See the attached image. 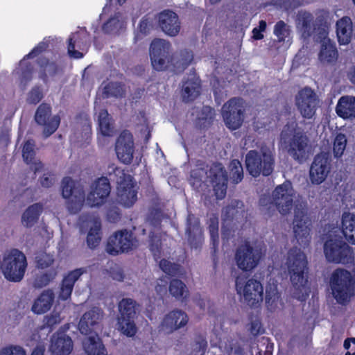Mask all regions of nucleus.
<instances>
[{
	"instance_id": "41",
	"label": "nucleus",
	"mask_w": 355,
	"mask_h": 355,
	"mask_svg": "<svg viewBox=\"0 0 355 355\" xmlns=\"http://www.w3.org/2000/svg\"><path fill=\"white\" fill-rule=\"evenodd\" d=\"M208 230L210 234L211 248L215 254L219 245L218 220L217 218H211L209 219Z\"/></svg>"
},
{
	"instance_id": "6",
	"label": "nucleus",
	"mask_w": 355,
	"mask_h": 355,
	"mask_svg": "<svg viewBox=\"0 0 355 355\" xmlns=\"http://www.w3.org/2000/svg\"><path fill=\"white\" fill-rule=\"evenodd\" d=\"M28 263L25 254L18 249L4 254L3 275L12 282H19L24 277Z\"/></svg>"
},
{
	"instance_id": "2",
	"label": "nucleus",
	"mask_w": 355,
	"mask_h": 355,
	"mask_svg": "<svg viewBox=\"0 0 355 355\" xmlns=\"http://www.w3.org/2000/svg\"><path fill=\"white\" fill-rule=\"evenodd\" d=\"M286 266L291 282L297 292L293 293V297L300 301H304L306 295L302 290L305 289L308 282V260L306 254L297 247L291 248L287 252Z\"/></svg>"
},
{
	"instance_id": "19",
	"label": "nucleus",
	"mask_w": 355,
	"mask_h": 355,
	"mask_svg": "<svg viewBox=\"0 0 355 355\" xmlns=\"http://www.w3.org/2000/svg\"><path fill=\"white\" fill-rule=\"evenodd\" d=\"M284 142L286 144L288 153L293 159L300 163L306 159L309 138L304 132L295 129L291 137Z\"/></svg>"
},
{
	"instance_id": "63",
	"label": "nucleus",
	"mask_w": 355,
	"mask_h": 355,
	"mask_svg": "<svg viewBox=\"0 0 355 355\" xmlns=\"http://www.w3.org/2000/svg\"><path fill=\"white\" fill-rule=\"evenodd\" d=\"M73 288L71 286H67L61 284V288L59 294V297L62 300H67L70 297Z\"/></svg>"
},
{
	"instance_id": "20",
	"label": "nucleus",
	"mask_w": 355,
	"mask_h": 355,
	"mask_svg": "<svg viewBox=\"0 0 355 355\" xmlns=\"http://www.w3.org/2000/svg\"><path fill=\"white\" fill-rule=\"evenodd\" d=\"M51 107L46 103L40 104L35 112V120L38 125L44 126L43 135L45 138L53 134L59 127L60 118L55 115L51 118Z\"/></svg>"
},
{
	"instance_id": "23",
	"label": "nucleus",
	"mask_w": 355,
	"mask_h": 355,
	"mask_svg": "<svg viewBox=\"0 0 355 355\" xmlns=\"http://www.w3.org/2000/svg\"><path fill=\"white\" fill-rule=\"evenodd\" d=\"M260 255L248 242L241 245L236 251L235 260L238 268L243 271H250L258 264Z\"/></svg>"
},
{
	"instance_id": "26",
	"label": "nucleus",
	"mask_w": 355,
	"mask_h": 355,
	"mask_svg": "<svg viewBox=\"0 0 355 355\" xmlns=\"http://www.w3.org/2000/svg\"><path fill=\"white\" fill-rule=\"evenodd\" d=\"M103 317V311L98 308H92L85 312L78 322V329L82 334L89 335L98 328Z\"/></svg>"
},
{
	"instance_id": "7",
	"label": "nucleus",
	"mask_w": 355,
	"mask_h": 355,
	"mask_svg": "<svg viewBox=\"0 0 355 355\" xmlns=\"http://www.w3.org/2000/svg\"><path fill=\"white\" fill-rule=\"evenodd\" d=\"M245 164L247 171L254 178L261 174L270 175L274 169L273 157L267 153H260L256 150H250L245 155Z\"/></svg>"
},
{
	"instance_id": "21",
	"label": "nucleus",
	"mask_w": 355,
	"mask_h": 355,
	"mask_svg": "<svg viewBox=\"0 0 355 355\" xmlns=\"http://www.w3.org/2000/svg\"><path fill=\"white\" fill-rule=\"evenodd\" d=\"M331 156L327 153L316 155L311 164L309 175L313 184H320L327 178L331 170Z\"/></svg>"
},
{
	"instance_id": "28",
	"label": "nucleus",
	"mask_w": 355,
	"mask_h": 355,
	"mask_svg": "<svg viewBox=\"0 0 355 355\" xmlns=\"http://www.w3.org/2000/svg\"><path fill=\"white\" fill-rule=\"evenodd\" d=\"M189 321L187 314L178 309H175L166 314L161 322L164 330L173 332L187 325Z\"/></svg>"
},
{
	"instance_id": "62",
	"label": "nucleus",
	"mask_w": 355,
	"mask_h": 355,
	"mask_svg": "<svg viewBox=\"0 0 355 355\" xmlns=\"http://www.w3.org/2000/svg\"><path fill=\"white\" fill-rule=\"evenodd\" d=\"M54 175L50 173H44L40 179V184L43 187L49 188L53 186L55 182Z\"/></svg>"
},
{
	"instance_id": "1",
	"label": "nucleus",
	"mask_w": 355,
	"mask_h": 355,
	"mask_svg": "<svg viewBox=\"0 0 355 355\" xmlns=\"http://www.w3.org/2000/svg\"><path fill=\"white\" fill-rule=\"evenodd\" d=\"M171 45L163 39H154L150 46V57L153 68L157 71H165L171 64L175 71L182 72L193 60L192 51L180 50L176 60L171 55Z\"/></svg>"
},
{
	"instance_id": "50",
	"label": "nucleus",
	"mask_w": 355,
	"mask_h": 355,
	"mask_svg": "<svg viewBox=\"0 0 355 355\" xmlns=\"http://www.w3.org/2000/svg\"><path fill=\"white\" fill-rule=\"evenodd\" d=\"M85 272H86V269L84 268H76L73 270H71L66 276L64 277L62 281V284L67 286H71L73 288L76 282Z\"/></svg>"
},
{
	"instance_id": "11",
	"label": "nucleus",
	"mask_w": 355,
	"mask_h": 355,
	"mask_svg": "<svg viewBox=\"0 0 355 355\" xmlns=\"http://www.w3.org/2000/svg\"><path fill=\"white\" fill-rule=\"evenodd\" d=\"M137 302L131 298H123L119 303V329L127 337H133L137 331L135 322Z\"/></svg>"
},
{
	"instance_id": "18",
	"label": "nucleus",
	"mask_w": 355,
	"mask_h": 355,
	"mask_svg": "<svg viewBox=\"0 0 355 355\" xmlns=\"http://www.w3.org/2000/svg\"><path fill=\"white\" fill-rule=\"evenodd\" d=\"M207 177L216 198L223 199L226 195L228 183L227 172L223 165L219 162L213 163L208 171Z\"/></svg>"
},
{
	"instance_id": "24",
	"label": "nucleus",
	"mask_w": 355,
	"mask_h": 355,
	"mask_svg": "<svg viewBox=\"0 0 355 355\" xmlns=\"http://www.w3.org/2000/svg\"><path fill=\"white\" fill-rule=\"evenodd\" d=\"M115 150L119 159L125 164H129L133 159L134 141L132 135L123 130L116 139Z\"/></svg>"
},
{
	"instance_id": "51",
	"label": "nucleus",
	"mask_w": 355,
	"mask_h": 355,
	"mask_svg": "<svg viewBox=\"0 0 355 355\" xmlns=\"http://www.w3.org/2000/svg\"><path fill=\"white\" fill-rule=\"evenodd\" d=\"M160 269L166 275L170 276H175L180 272V266L170 261L162 259L159 263Z\"/></svg>"
},
{
	"instance_id": "34",
	"label": "nucleus",
	"mask_w": 355,
	"mask_h": 355,
	"mask_svg": "<svg viewBox=\"0 0 355 355\" xmlns=\"http://www.w3.org/2000/svg\"><path fill=\"white\" fill-rule=\"evenodd\" d=\"M55 295L52 290L44 291L35 300L32 311L36 314H42L50 310L54 302Z\"/></svg>"
},
{
	"instance_id": "42",
	"label": "nucleus",
	"mask_w": 355,
	"mask_h": 355,
	"mask_svg": "<svg viewBox=\"0 0 355 355\" xmlns=\"http://www.w3.org/2000/svg\"><path fill=\"white\" fill-rule=\"evenodd\" d=\"M125 90L124 85L119 82H110L103 88V94L105 97H123Z\"/></svg>"
},
{
	"instance_id": "16",
	"label": "nucleus",
	"mask_w": 355,
	"mask_h": 355,
	"mask_svg": "<svg viewBox=\"0 0 355 355\" xmlns=\"http://www.w3.org/2000/svg\"><path fill=\"white\" fill-rule=\"evenodd\" d=\"M134 243L132 232H129L125 229L119 230L108 238L105 250L109 254L116 256L131 251L133 249Z\"/></svg>"
},
{
	"instance_id": "48",
	"label": "nucleus",
	"mask_w": 355,
	"mask_h": 355,
	"mask_svg": "<svg viewBox=\"0 0 355 355\" xmlns=\"http://www.w3.org/2000/svg\"><path fill=\"white\" fill-rule=\"evenodd\" d=\"M280 297V295L278 293L277 288L266 289V305L267 309L272 311L277 306L278 301Z\"/></svg>"
},
{
	"instance_id": "60",
	"label": "nucleus",
	"mask_w": 355,
	"mask_h": 355,
	"mask_svg": "<svg viewBox=\"0 0 355 355\" xmlns=\"http://www.w3.org/2000/svg\"><path fill=\"white\" fill-rule=\"evenodd\" d=\"M267 27V24L266 21L261 20L259 22L258 27H254L252 29V38L254 40H261L263 38V33L266 31Z\"/></svg>"
},
{
	"instance_id": "17",
	"label": "nucleus",
	"mask_w": 355,
	"mask_h": 355,
	"mask_svg": "<svg viewBox=\"0 0 355 355\" xmlns=\"http://www.w3.org/2000/svg\"><path fill=\"white\" fill-rule=\"evenodd\" d=\"M111 192V185L107 177L97 178L90 186L87 204L90 207H99L107 201Z\"/></svg>"
},
{
	"instance_id": "36",
	"label": "nucleus",
	"mask_w": 355,
	"mask_h": 355,
	"mask_svg": "<svg viewBox=\"0 0 355 355\" xmlns=\"http://www.w3.org/2000/svg\"><path fill=\"white\" fill-rule=\"evenodd\" d=\"M336 111L338 116L344 119L355 118V97L342 96L338 100Z\"/></svg>"
},
{
	"instance_id": "22",
	"label": "nucleus",
	"mask_w": 355,
	"mask_h": 355,
	"mask_svg": "<svg viewBox=\"0 0 355 355\" xmlns=\"http://www.w3.org/2000/svg\"><path fill=\"white\" fill-rule=\"evenodd\" d=\"M319 37L315 40L320 43V49L318 53V60L323 64H334L338 58V51L334 42L329 37L328 27L322 25Z\"/></svg>"
},
{
	"instance_id": "47",
	"label": "nucleus",
	"mask_w": 355,
	"mask_h": 355,
	"mask_svg": "<svg viewBox=\"0 0 355 355\" xmlns=\"http://www.w3.org/2000/svg\"><path fill=\"white\" fill-rule=\"evenodd\" d=\"M347 145V138L346 136L343 133H338L336 136L334 145H333V152L335 157H340L346 148Z\"/></svg>"
},
{
	"instance_id": "3",
	"label": "nucleus",
	"mask_w": 355,
	"mask_h": 355,
	"mask_svg": "<svg viewBox=\"0 0 355 355\" xmlns=\"http://www.w3.org/2000/svg\"><path fill=\"white\" fill-rule=\"evenodd\" d=\"M330 285L332 295L340 304H347L355 295V280L346 269H336L331 274Z\"/></svg>"
},
{
	"instance_id": "58",
	"label": "nucleus",
	"mask_w": 355,
	"mask_h": 355,
	"mask_svg": "<svg viewBox=\"0 0 355 355\" xmlns=\"http://www.w3.org/2000/svg\"><path fill=\"white\" fill-rule=\"evenodd\" d=\"M0 355H26L25 350L19 345H9L0 350Z\"/></svg>"
},
{
	"instance_id": "40",
	"label": "nucleus",
	"mask_w": 355,
	"mask_h": 355,
	"mask_svg": "<svg viewBox=\"0 0 355 355\" xmlns=\"http://www.w3.org/2000/svg\"><path fill=\"white\" fill-rule=\"evenodd\" d=\"M169 292L173 297L182 301L189 295V291L185 284L178 279H173L170 282Z\"/></svg>"
},
{
	"instance_id": "54",
	"label": "nucleus",
	"mask_w": 355,
	"mask_h": 355,
	"mask_svg": "<svg viewBox=\"0 0 355 355\" xmlns=\"http://www.w3.org/2000/svg\"><path fill=\"white\" fill-rule=\"evenodd\" d=\"M107 220L113 223H116L120 220L121 213L120 209L116 204H110L106 213Z\"/></svg>"
},
{
	"instance_id": "9",
	"label": "nucleus",
	"mask_w": 355,
	"mask_h": 355,
	"mask_svg": "<svg viewBox=\"0 0 355 355\" xmlns=\"http://www.w3.org/2000/svg\"><path fill=\"white\" fill-rule=\"evenodd\" d=\"M221 114L228 129L231 130L239 129L245 119V101L241 97L231 98L223 105Z\"/></svg>"
},
{
	"instance_id": "39",
	"label": "nucleus",
	"mask_w": 355,
	"mask_h": 355,
	"mask_svg": "<svg viewBox=\"0 0 355 355\" xmlns=\"http://www.w3.org/2000/svg\"><path fill=\"white\" fill-rule=\"evenodd\" d=\"M37 63L40 68V78L44 83L48 81V76H54L58 71V66L55 62H50L45 57H40L37 59Z\"/></svg>"
},
{
	"instance_id": "4",
	"label": "nucleus",
	"mask_w": 355,
	"mask_h": 355,
	"mask_svg": "<svg viewBox=\"0 0 355 355\" xmlns=\"http://www.w3.org/2000/svg\"><path fill=\"white\" fill-rule=\"evenodd\" d=\"M323 252L329 263L348 264L354 261V249L340 236L329 235L324 243Z\"/></svg>"
},
{
	"instance_id": "49",
	"label": "nucleus",
	"mask_w": 355,
	"mask_h": 355,
	"mask_svg": "<svg viewBox=\"0 0 355 355\" xmlns=\"http://www.w3.org/2000/svg\"><path fill=\"white\" fill-rule=\"evenodd\" d=\"M273 33L277 37L279 42H284L290 34V29L284 21L279 20L274 26Z\"/></svg>"
},
{
	"instance_id": "37",
	"label": "nucleus",
	"mask_w": 355,
	"mask_h": 355,
	"mask_svg": "<svg viewBox=\"0 0 355 355\" xmlns=\"http://www.w3.org/2000/svg\"><path fill=\"white\" fill-rule=\"evenodd\" d=\"M83 347L88 355H107V349L103 345L101 338L95 332L86 338L83 342Z\"/></svg>"
},
{
	"instance_id": "32",
	"label": "nucleus",
	"mask_w": 355,
	"mask_h": 355,
	"mask_svg": "<svg viewBox=\"0 0 355 355\" xmlns=\"http://www.w3.org/2000/svg\"><path fill=\"white\" fill-rule=\"evenodd\" d=\"M353 32V25L349 17L345 16L336 22V35L340 45L350 43Z\"/></svg>"
},
{
	"instance_id": "43",
	"label": "nucleus",
	"mask_w": 355,
	"mask_h": 355,
	"mask_svg": "<svg viewBox=\"0 0 355 355\" xmlns=\"http://www.w3.org/2000/svg\"><path fill=\"white\" fill-rule=\"evenodd\" d=\"M101 241V225L100 223H95L91 227L87 236V243L89 248L94 249Z\"/></svg>"
},
{
	"instance_id": "15",
	"label": "nucleus",
	"mask_w": 355,
	"mask_h": 355,
	"mask_svg": "<svg viewBox=\"0 0 355 355\" xmlns=\"http://www.w3.org/2000/svg\"><path fill=\"white\" fill-rule=\"evenodd\" d=\"M293 233L298 244L306 248L311 242V227L312 223L304 209L296 208L293 221Z\"/></svg>"
},
{
	"instance_id": "30",
	"label": "nucleus",
	"mask_w": 355,
	"mask_h": 355,
	"mask_svg": "<svg viewBox=\"0 0 355 355\" xmlns=\"http://www.w3.org/2000/svg\"><path fill=\"white\" fill-rule=\"evenodd\" d=\"M71 338L64 334H54L51 338L50 350L53 355H69L73 350Z\"/></svg>"
},
{
	"instance_id": "38",
	"label": "nucleus",
	"mask_w": 355,
	"mask_h": 355,
	"mask_svg": "<svg viewBox=\"0 0 355 355\" xmlns=\"http://www.w3.org/2000/svg\"><path fill=\"white\" fill-rule=\"evenodd\" d=\"M43 211V205L40 202L34 203L29 206L21 216L23 224L27 227H32L37 220Z\"/></svg>"
},
{
	"instance_id": "33",
	"label": "nucleus",
	"mask_w": 355,
	"mask_h": 355,
	"mask_svg": "<svg viewBox=\"0 0 355 355\" xmlns=\"http://www.w3.org/2000/svg\"><path fill=\"white\" fill-rule=\"evenodd\" d=\"M35 141L28 139L25 141L22 148V157L25 163L31 164V169L35 174L43 169L44 165L40 161H34L35 157Z\"/></svg>"
},
{
	"instance_id": "64",
	"label": "nucleus",
	"mask_w": 355,
	"mask_h": 355,
	"mask_svg": "<svg viewBox=\"0 0 355 355\" xmlns=\"http://www.w3.org/2000/svg\"><path fill=\"white\" fill-rule=\"evenodd\" d=\"M250 331L253 336H258L263 334L264 329H263L261 322L255 320L251 322Z\"/></svg>"
},
{
	"instance_id": "5",
	"label": "nucleus",
	"mask_w": 355,
	"mask_h": 355,
	"mask_svg": "<svg viewBox=\"0 0 355 355\" xmlns=\"http://www.w3.org/2000/svg\"><path fill=\"white\" fill-rule=\"evenodd\" d=\"M113 175L116 177L119 203L125 207H132L137 200V191L133 177L119 167L113 168Z\"/></svg>"
},
{
	"instance_id": "29",
	"label": "nucleus",
	"mask_w": 355,
	"mask_h": 355,
	"mask_svg": "<svg viewBox=\"0 0 355 355\" xmlns=\"http://www.w3.org/2000/svg\"><path fill=\"white\" fill-rule=\"evenodd\" d=\"M200 80L195 73L189 74L182 81L181 94L185 103L193 101L200 94Z\"/></svg>"
},
{
	"instance_id": "14",
	"label": "nucleus",
	"mask_w": 355,
	"mask_h": 355,
	"mask_svg": "<svg viewBox=\"0 0 355 355\" xmlns=\"http://www.w3.org/2000/svg\"><path fill=\"white\" fill-rule=\"evenodd\" d=\"M322 25L329 28L327 17L322 15L317 16L315 20L312 14L308 12H300L297 15V26L304 39L313 35L316 40L320 36L319 33L323 28Z\"/></svg>"
},
{
	"instance_id": "31",
	"label": "nucleus",
	"mask_w": 355,
	"mask_h": 355,
	"mask_svg": "<svg viewBox=\"0 0 355 355\" xmlns=\"http://www.w3.org/2000/svg\"><path fill=\"white\" fill-rule=\"evenodd\" d=\"M186 233L188 243L191 248H198L202 245L200 222L193 214H189L187 221Z\"/></svg>"
},
{
	"instance_id": "13",
	"label": "nucleus",
	"mask_w": 355,
	"mask_h": 355,
	"mask_svg": "<svg viewBox=\"0 0 355 355\" xmlns=\"http://www.w3.org/2000/svg\"><path fill=\"white\" fill-rule=\"evenodd\" d=\"M294 191L291 183L288 181L278 185L275 187L272 193V196L269 198L270 200L268 209L272 207L283 216L288 214L293 206Z\"/></svg>"
},
{
	"instance_id": "8",
	"label": "nucleus",
	"mask_w": 355,
	"mask_h": 355,
	"mask_svg": "<svg viewBox=\"0 0 355 355\" xmlns=\"http://www.w3.org/2000/svg\"><path fill=\"white\" fill-rule=\"evenodd\" d=\"M61 194L67 200L69 211L78 213L83 207L85 200L83 187L69 176L64 177L61 182Z\"/></svg>"
},
{
	"instance_id": "25",
	"label": "nucleus",
	"mask_w": 355,
	"mask_h": 355,
	"mask_svg": "<svg viewBox=\"0 0 355 355\" xmlns=\"http://www.w3.org/2000/svg\"><path fill=\"white\" fill-rule=\"evenodd\" d=\"M89 46V37L86 33L75 32L68 38L67 53L70 58L75 59L83 58L84 54L81 51H87Z\"/></svg>"
},
{
	"instance_id": "56",
	"label": "nucleus",
	"mask_w": 355,
	"mask_h": 355,
	"mask_svg": "<svg viewBox=\"0 0 355 355\" xmlns=\"http://www.w3.org/2000/svg\"><path fill=\"white\" fill-rule=\"evenodd\" d=\"M149 246L150 250L155 257L159 255L162 250V241L160 238L155 235L154 233H150L149 236Z\"/></svg>"
},
{
	"instance_id": "10",
	"label": "nucleus",
	"mask_w": 355,
	"mask_h": 355,
	"mask_svg": "<svg viewBox=\"0 0 355 355\" xmlns=\"http://www.w3.org/2000/svg\"><path fill=\"white\" fill-rule=\"evenodd\" d=\"M237 293L242 295L246 304L252 307H258L263 300V287L261 283L250 278L245 280L244 277H237L235 280Z\"/></svg>"
},
{
	"instance_id": "53",
	"label": "nucleus",
	"mask_w": 355,
	"mask_h": 355,
	"mask_svg": "<svg viewBox=\"0 0 355 355\" xmlns=\"http://www.w3.org/2000/svg\"><path fill=\"white\" fill-rule=\"evenodd\" d=\"M35 263L38 269L44 270L50 268L53 264L54 259L52 255L43 253L36 257Z\"/></svg>"
},
{
	"instance_id": "44",
	"label": "nucleus",
	"mask_w": 355,
	"mask_h": 355,
	"mask_svg": "<svg viewBox=\"0 0 355 355\" xmlns=\"http://www.w3.org/2000/svg\"><path fill=\"white\" fill-rule=\"evenodd\" d=\"M98 123L101 132L104 136H111L113 127L110 123V115L107 110H102L98 115Z\"/></svg>"
},
{
	"instance_id": "52",
	"label": "nucleus",
	"mask_w": 355,
	"mask_h": 355,
	"mask_svg": "<svg viewBox=\"0 0 355 355\" xmlns=\"http://www.w3.org/2000/svg\"><path fill=\"white\" fill-rule=\"evenodd\" d=\"M49 47V40L44 38L28 54L24 57V60L31 59L47 51Z\"/></svg>"
},
{
	"instance_id": "61",
	"label": "nucleus",
	"mask_w": 355,
	"mask_h": 355,
	"mask_svg": "<svg viewBox=\"0 0 355 355\" xmlns=\"http://www.w3.org/2000/svg\"><path fill=\"white\" fill-rule=\"evenodd\" d=\"M33 66L31 63H26L24 66L21 67V76L23 80L25 82L30 81L33 78Z\"/></svg>"
},
{
	"instance_id": "27",
	"label": "nucleus",
	"mask_w": 355,
	"mask_h": 355,
	"mask_svg": "<svg viewBox=\"0 0 355 355\" xmlns=\"http://www.w3.org/2000/svg\"><path fill=\"white\" fill-rule=\"evenodd\" d=\"M158 24L162 30L169 36L177 35L180 30L178 15L172 10H164L159 15Z\"/></svg>"
},
{
	"instance_id": "55",
	"label": "nucleus",
	"mask_w": 355,
	"mask_h": 355,
	"mask_svg": "<svg viewBox=\"0 0 355 355\" xmlns=\"http://www.w3.org/2000/svg\"><path fill=\"white\" fill-rule=\"evenodd\" d=\"M274 345L268 338L262 337L258 347V355H272Z\"/></svg>"
},
{
	"instance_id": "35",
	"label": "nucleus",
	"mask_w": 355,
	"mask_h": 355,
	"mask_svg": "<svg viewBox=\"0 0 355 355\" xmlns=\"http://www.w3.org/2000/svg\"><path fill=\"white\" fill-rule=\"evenodd\" d=\"M341 231L347 241L355 245V214L344 211L341 218Z\"/></svg>"
},
{
	"instance_id": "12",
	"label": "nucleus",
	"mask_w": 355,
	"mask_h": 355,
	"mask_svg": "<svg viewBox=\"0 0 355 355\" xmlns=\"http://www.w3.org/2000/svg\"><path fill=\"white\" fill-rule=\"evenodd\" d=\"M295 105L304 119L314 120L320 107V99L313 89L305 87L295 95Z\"/></svg>"
},
{
	"instance_id": "45",
	"label": "nucleus",
	"mask_w": 355,
	"mask_h": 355,
	"mask_svg": "<svg viewBox=\"0 0 355 355\" xmlns=\"http://www.w3.org/2000/svg\"><path fill=\"white\" fill-rule=\"evenodd\" d=\"M57 275V271L55 268H51L46 272H43L36 276L34 279V286L35 288H42L47 286L53 281Z\"/></svg>"
},
{
	"instance_id": "46",
	"label": "nucleus",
	"mask_w": 355,
	"mask_h": 355,
	"mask_svg": "<svg viewBox=\"0 0 355 355\" xmlns=\"http://www.w3.org/2000/svg\"><path fill=\"white\" fill-rule=\"evenodd\" d=\"M230 179L234 184H238L243 178V169L239 159H232L230 164Z\"/></svg>"
},
{
	"instance_id": "59",
	"label": "nucleus",
	"mask_w": 355,
	"mask_h": 355,
	"mask_svg": "<svg viewBox=\"0 0 355 355\" xmlns=\"http://www.w3.org/2000/svg\"><path fill=\"white\" fill-rule=\"evenodd\" d=\"M207 347V342L205 338L199 337L196 340L195 346L193 349L194 355H204Z\"/></svg>"
},
{
	"instance_id": "57",
	"label": "nucleus",
	"mask_w": 355,
	"mask_h": 355,
	"mask_svg": "<svg viewBox=\"0 0 355 355\" xmlns=\"http://www.w3.org/2000/svg\"><path fill=\"white\" fill-rule=\"evenodd\" d=\"M43 98V93L41 88L39 86H35L28 92L27 101L30 104L36 105Z\"/></svg>"
}]
</instances>
